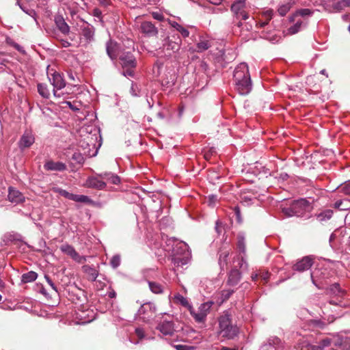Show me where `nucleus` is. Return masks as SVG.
Masks as SVG:
<instances>
[{
  "label": "nucleus",
  "instance_id": "09e8293b",
  "mask_svg": "<svg viewBox=\"0 0 350 350\" xmlns=\"http://www.w3.org/2000/svg\"><path fill=\"white\" fill-rule=\"evenodd\" d=\"M176 350H193L194 347L185 345H176L174 346Z\"/></svg>",
  "mask_w": 350,
  "mask_h": 350
},
{
  "label": "nucleus",
  "instance_id": "f03ea898",
  "mask_svg": "<svg viewBox=\"0 0 350 350\" xmlns=\"http://www.w3.org/2000/svg\"><path fill=\"white\" fill-rule=\"evenodd\" d=\"M314 207L312 203L306 198H300L291 202L289 206L283 207L282 213L286 217H298L310 218Z\"/></svg>",
  "mask_w": 350,
  "mask_h": 350
},
{
  "label": "nucleus",
  "instance_id": "6ab92c4d",
  "mask_svg": "<svg viewBox=\"0 0 350 350\" xmlns=\"http://www.w3.org/2000/svg\"><path fill=\"white\" fill-rule=\"evenodd\" d=\"M319 343L321 345L323 349H324L326 347L331 346L332 345L338 347V349H332V350H344L345 349H346V346L343 343L342 340L339 338L336 340H333L326 338L321 340Z\"/></svg>",
  "mask_w": 350,
  "mask_h": 350
},
{
  "label": "nucleus",
  "instance_id": "473e14b6",
  "mask_svg": "<svg viewBox=\"0 0 350 350\" xmlns=\"http://www.w3.org/2000/svg\"><path fill=\"white\" fill-rule=\"evenodd\" d=\"M38 274L35 271H31L23 273L21 276V282L23 283H29L35 281L37 279Z\"/></svg>",
  "mask_w": 350,
  "mask_h": 350
},
{
  "label": "nucleus",
  "instance_id": "1a4fd4ad",
  "mask_svg": "<svg viewBox=\"0 0 350 350\" xmlns=\"http://www.w3.org/2000/svg\"><path fill=\"white\" fill-rule=\"evenodd\" d=\"M95 28L90 25H88L81 28V43L83 46H87L94 40Z\"/></svg>",
  "mask_w": 350,
  "mask_h": 350
},
{
  "label": "nucleus",
  "instance_id": "a19ab883",
  "mask_svg": "<svg viewBox=\"0 0 350 350\" xmlns=\"http://www.w3.org/2000/svg\"><path fill=\"white\" fill-rule=\"evenodd\" d=\"M312 14V10L308 8L299 9V10H297L295 12L296 16H311Z\"/></svg>",
  "mask_w": 350,
  "mask_h": 350
},
{
  "label": "nucleus",
  "instance_id": "f257e3e1",
  "mask_svg": "<svg viewBox=\"0 0 350 350\" xmlns=\"http://www.w3.org/2000/svg\"><path fill=\"white\" fill-rule=\"evenodd\" d=\"M233 79L235 89L241 95H247L252 90L249 68L246 63L239 64L234 69Z\"/></svg>",
  "mask_w": 350,
  "mask_h": 350
},
{
  "label": "nucleus",
  "instance_id": "cd10ccee",
  "mask_svg": "<svg viewBox=\"0 0 350 350\" xmlns=\"http://www.w3.org/2000/svg\"><path fill=\"white\" fill-rule=\"evenodd\" d=\"M241 278V272L238 269H232L228 275V284L232 286H236L239 282Z\"/></svg>",
  "mask_w": 350,
  "mask_h": 350
},
{
  "label": "nucleus",
  "instance_id": "ddd939ff",
  "mask_svg": "<svg viewBox=\"0 0 350 350\" xmlns=\"http://www.w3.org/2000/svg\"><path fill=\"white\" fill-rule=\"evenodd\" d=\"M119 59L124 68H134L137 65L136 59L130 51L122 53L120 55Z\"/></svg>",
  "mask_w": 350,
  "mask_h": 350
},
{
  "label": "nucleus",
  "instance_id": "0e129e2a",
  "mask_svg": "<svg viewBox=\"0 0 350 350\" xmlns=\"http://www.w3.org/2000/svg\"><path fill=\"white\" fill-rule=\"evenodd\" d=\"M221 350H239L238 348L237 347H234V348H229V347H223Z\"/></svg>",
  "mask_w": 350,
  "mask_h": 350
},
{
  "label": "nucleus",
  "instance_id": "680f3d73",
  "mask_svg": "<svg viewBox=\"0 0 350 350\" xmlns=\"http://www.w3.org/2000/svg\"><path fill=\"white\" fill-rule=\"evenodd\" d=\"M5 62V59L4 58V53L0 52V64H3Z\"/></svg>",
  "mask_w": 350,
  "mask_h": 350
},
{
  "label": "nucleus",
  "instance_id": "5701e85b",
  "mask_svg": "<svg viewBox=\"0 0 350 350\" xmlns=\"http://www.w3.org/2000/svg\"><path fill=\"white\" fill-rule=\"evenodd\" d=\"M156 312V307L151 302L145 303L141 306L138 310L139 315L147 314V317H151Z\"/></svg>",
  "mask_w": 350,
  "mask_h": 350
},
{
  "label": "nucleus",
  "instance_id": "e433bc0d",
  "mask_svg": "<svg viewBox=\"0 0 350 350\" xmlns=\"http://www.w3.org/2000/svg\"><path fill=\"white\" fill-rule=\"evenodd\" d=\"M237 248L240 252L245 253V237L242 234H239L237 237Z\"/></svg>",
  "mask_w": 350,
  "mask_h": 350
},
{
  "label": "nucleus",
  "instance_id": "c9c22d12",
  "mask_svg": "<svg viewBox=\"0 0 350 350\" xmlns=\"http://www.w3.org/2000/svg\"><path fill=\"white\" fill-rule=\"evenodd\" d=\"M228 256H229V252H228V251L222 252L219 254V264L221 268L223 269L224 267L227 265V260H228Z\"/></svg>",
  "mask_w": 350,
  "mask_h": 350
},
{
  "label": "nucleus",
  "instance_id": "0eeeda50",
  "mask_svg": "<svg viewBox=\"0 0 350 350\" xmlns=\"http://www.w3.org/2000/svg\"><path fill=\"white\" fill-rule=\"evenodd\" d=\"M328 292L332 296L336 299V300L330 299L329 301V304L336 306H340L342 303V298L345 296V291L340 288V285L338 283L332 284L329 288Z\"/></svg>",
  "mask_w": 350,
  "mask_h": 350
},
{
  "label": "nucleus",
  "instance_id": "052dcab7",
  "mask_svg": "<svg viewBox=\"0 0 350 350\" xmlns=\"http://www.w3.org/2000/svg\"><path fill=\"white\" fill-rule=\"evenodd\" d=\"M108 296L110 297V298H115L116 296V293L115 292L114 290H111V291L109 292L108 293Z\"/></svg>",
  "mask_w": 350,
  "mask_h": 350
},
{
  "label": "nucleus",
  "instance_id": "423d86ee",
  "mask_svg": "<svg viewBox=\"0 0 350 350\" xmlns=\"http://www.w3.org/2000/svg\"><path fill=\"white\" fill-rule=\"evenodd\" d=\"M52 191L55 193L59 194L60 196L64 197L66 199L77 202L90 204L92 202V200L87 196L73 194L59 187H53Z\"/></svg>",
  "mask_w": 350,
  "mask_h": 350
},
{
  "label": "nucleus",
  "instance_id": "39448f33",
  "mask_svg": "<svg viewBox=\"0 0 350 350\" xmlns=\"http://www.w3.org/2000/svg\"><path fill=\"white\" fill-rule=\"evenodd\" d=\"M212 305V301L204 302L199 306L198 310L191 307L189 311L197 323H204Z\"/></svg>",
  "mask_w": 350,
  "mask_h": 350
},
{
  "label": "nucleus",
  "instance_id": "7c9ffc66",
  "mask_svg": "<svg viewBox=\"0 0 350 350\" xmlns=\"http://www.w3.org/2000/svg\"><path fill=\"white\" fill-rule=\"evenodd\" d=\"M333 215V211L330 209H326L321 211L319 213L315 214L317 219L319 221H325L332 218Z\"/></svg>",
  "mask_w": 350,
  "mask_h": 350
},
{
  "label": "nucleus",
  "instance_id": "4c0bfd02",
  "mask_svg": "<svg viewBox=\"0 0 350 350\" xmlns=\"http://www.w3.org/2000/svg\"><path fill=\"white\" fill-rule=\"evenodd\" d=\"M172 25H173L174 27H175L176 29V30L178 32H180L181 33V35L184 38H187V37L189 36V31L187 29H185V27H183V26L179 25L178 23L175 22Z\"/></svg>",
  "mask_w": 350,
  "mask_h": 350
},
{
  "label": "nucleus",
  "instance_id": "aec40b11",
  "mask_svg": "<svg viewBox=\"0 0 350 350\" xmlns=\"http://www.w3.org/2000/svg\"><path fill=\"white\" fill-rule=\"evenodd\" d=\"M281 340L278 337L270 338L263 344L260 350H280Z\"/></svg>",
  "mask_w": 350,
  "mask_h": 350
},
{
  "label": "nucleus",
  "instance_id": "f704fd0d",
  "mask_svg": "<svg viewBox=\"0 0 350 350\" xmlns=\"http://www.w3.org/2000/svg\"><path fill=\"white\" fill-rule=\"evenodd\" d=\"M211 47V44L207 40H201L197 43L196 51L198 53L203 52Z\"/></svg>",
  "mask_w": 350,
  "mask_h": 350
},
{
  "label": "nucleus",
  "instance_id": "de8ad7c7",
  "mask_svg": "<svg viewBox=\"0 0 350 350\" xmlns=\"http://www.w3.org/2000/svg\"><path fill=\"white\" fill-rule=\"evenodd\" d=\"M152 16L154 19L157 20L159 21H163L164 20V16L160 12H152Z\"/></svg>",
  "mask_w": 350,
  "mask_h": 350
},
{
  "label": "nucleus",
  "instance_id": "4468645a",
  "mask_svg": "<svg viewBox=\"0 0 350 350\" xmlns=\"http://www.w3.org/2000/svg\"><path fill=\"white\" fill-rule=\"evenodd\" d=\"M8 200L12 204H19L25 201V197L16 189L10 187L8 188Z\"/></svg>",
  "mask_w": 350,
  "mask_h": 350
},
{
  "label": "nucleus",
  "instance_id": "13d9d810",
  "mask_svg": "<svg viewBox=\"0 0 350 350\" xmlns=\"http://www.w3.org/2000/svg\"><path fill=\"white\" fill-rule=\"evenodd\" d=\"M61 43L63 47H68L70 46V43L66 40H62Z\"/></svg>",
  "mask_w": 350,
  "mask_h": 350
},
{
  "label": "nucleus",
  "instance_id": "69168bd1",
  "mask_svg": "<svg viewBox=\"0 0 350 350\" xmlns=\"http://www.w3.org/2000/svg\"><path fill=\"white\" fill-rule=\"evenodd\" d=\"M314 272L311 273V274H310L311 280H312V283H313L315 286H317L318 285L317 284V283H316V282H315V280H314Z\"/></svg>",
  "mask_w": 350,
  "mask_h": 350
},
{
  "label": "nucleus",
  "instance_id": "9b49d317",
  "mask_svg": "<svg viewBox=\"0 0 350 350\" xmlns=\"http://www.w3.org/2000/svg\"><path fill=\"white\" fill-rule=\"evenodd\" d=\"M60 250L72 258L75 261L81 263L86 260V258L80 256L75 249L69 244H64L60 246Z\"/></svg>",
  "mask_w": 350,
  "mask_h": 350
},
{
  "label": "nucleus",
  "instance_id": "79ce46f5",
  "mask_svg": "<svg viewBox=\"0 0 350 350\" xmlns=\"http://www.w3.org/2000/svg\"><path fill=\"white\" fill-rule=\"evenodd\" d=\"M111 266L116 269L120 265V256L119 255H114L110 260Z\"/></svg>",
  "mask_w": 350,
  "mask_h": 350
},
{
  "label": "nucleus",
  "instance_id": "a878e982",
  "mask_svg": "<svg viewBox=\"0 0 350 350\" xmlns=\"http://www.w3.org/2000/svg\"><path fill=\"white\" fill-rule=\"evenodd\" d=\"M107 53L111 59H115L118 57V44L111 40H109L106 44Z\"/></svg>",
  "mask_w": 350,
  "mask_h": 350
},
{
  "label": "nucleus",
  "instance_id": "8fccbe9b",
  "mask_svg": "<svg viewBox=\"0 0 350 350\" xmlns=\"http://www.w3.org/2000/svg\"><path fill=\"white\" fill-rule=\"evenodd\" d=\"M234 213L236 216L237 221L239 223H241L242 218H241V211H240V208L239 206H237L234 208Z\"/></svg>",
  "mask_w": 350,
  "mask_h": 350
},
{
  "label": "nucleus",
  "instance_id": "c85d7f7f",
  "mask_svg": "<svg viewBox=\"0 0 350 350\" xmlns=\"http://www.w3.org/2000/svg\"><path fill=\"white\" fill-rule=\"evenodd\" d=\"M149 288L154 294H161L163 293L164 286L159 282L148 281Z\"/></svg>",
  "mask_w": 350,
  "mask_h": 350
},
{
  "label": "nucleus",
  "instance_id": "9d476101",
  "mask_svg": "<svg viewBox=\"0 0 350 350\" xmlns=\"http://www.w3.org/2000/svg\"><path fill=\"white\" fill-rule=\"evenodd\" d=\"M245 1L246 0H237L231 5V11L237 18H240L243 20L248 18V15L244 10L245 7Z\"/></svg>",
  "mask_w": 350,
  "mask_h": 350
},
{
  "label": "nucleus",
  "instance_id": "393cba45",
  "mask_svg": "<svg viewBox=\"0 0 350 350\" xmlns=\"http://www.w3.org/2000/svg\"><path fill=\"white\" fill-rule=\"evenodd\" d=\"M55 23L58 28V29L63 34H68L70 31V27L65 21L64 18L61 15H57L55 16Z\"/></svg>",
  "mask_w": 350,
  "mask_h": 350
},
{
  "label": "nucleus",
  "instance_id": "f3484780",
  "mask_svg": "<svg viewBox=\"0 0 350 350\" xmlns=\"http://www.w3.org/2000/svg\"><path fill=\"white\" fill-rule=\"evenodd\" d=\"M85 186L88 188L102 190L105 188L106 183L103 181L98 174L97 176L88 178L86 180Z\"/></svg>",
  "mask_w": 350,
  "mask_h": 350
},
{
  "label": "nucleus",
  "instance_id": "412c9836",
  "mask_svg": "<svg viewBox=\"0 0 350 350\" xmlns=\"http://www.w3.org/2000/svg\"><path fill=\"white\" fill-rule=\"evenodd\" d=\"M44 168L47 171L62 172L66 169V165L60 161H48L44 163Z\"/></svg>",
  "mask_w": 350,
  "mask_h": 350
},
{
  "label": "nucleus",
  "instance_id": "c03bdc74",
  "mask_svg": "<svg viewBox=\"0 0 350 350\" xmlns=\"http://www.w3.org/2000/svg\"><path fill=\"white\" fill-rule=\"evenodd\" d=\"M234 293V290L232 289H225L223 290L221 293V297L222 301H224L230 298V297Z\"/></svg>",
  "mask_w": 350,
  "mask_h": 350
},
{
  "label": "nucleus",
  "instance_id": "4be33fe9",
  "mask_svg": "<svg viewBox=\"0 0 350 350\" xmlns=\"http://www.w3.org/2000/svg\"><path fill=\"white\" fill-rule=\"evenodd\" d=\"M2 240L5 245H8L10 243H16L18 242L23 241V237L17 232H10L5 233L3 235Z\"/></svg>",
  "mask_w": 350,
  "mask_h": 350
},
{
  "label": "nucleus",
  "instance_id": "774afa93",
  "mask_svg": "<svg viewBox=\"0 0 350 350\" xmlns=\"http://www.w3.org/2000/svg\"><path fill=\"white\" fill-rule=\"evenodd\" d=\"M215 229H216V230H217L218 232H219V221H218L216 222Z\"/></svg>",
  "mask_w": 350,
  "mask_h": 350
},
{
  "label": "nucleus",
  "instance_id": "dca6fc26",
  "mask_svg": "<svg viewBox=\"0 0 350 350\" xmlns=\"http://www.w3.org/2000/svg\"><path fill=\"white\" fill-rule=\"evenodd\" d=\"M157 329L164 336H172L174 332V323L172 321H163L158 324Z\"/></svg>",
  "mask_w": 350,
  "mask_h": 350
},
{
  "label": "nucleus",
  "instance_id": "e2e57ef3",
  "mask_svg": "<svg viewBox=\"0 0 350 350\" xmlns=\"http://www.w3.org/2000/svg\"><path fill=\"white\" fill-rule=\"evenodd\" d=\"M135 332L138 336H139V337L143 336V330L142 329L137 328V329H136Z\"/></svg>",
  "mask_w": 350,
  "mask_h": 350
},
{
  "label": "nucleus",
  "instance_id": "bb28decb",
  "mask_svg": "<svg viewBox=\"0 0 350 350\" xmlns=\"http://www.w3.org/2000/svg\"><path fill=\"white\" fill-rule=\"evenodd\" d=\"M98 176L103 179V181L106 180L113 185H118L120 183V178L111 172L101 173L98 174Z\"/></svg>",
  "mask_w": 350,
  "mask_h": 350
},
{
  "label": "nucleus",
  "instance_id": "72a5a7b5",
  "mask_svg": "<svg viewBox=\"0 0 350 350\" xmlns=\"http://www.w3.org/2000/svg\"><path fill=\"white\" fill-rule=\"evenodd\" d=\"M39 94L44 98H49L51 93L46 84L38 83L37 85Z\"/></svg>",
  "mask_w": 350,
  "mask_h": 350
},
{
  "label": "nucleus",
  "instance_id": "ea45409f",
  "mask_svg": "<svg viewBox=\"0 0 350 350\" xmlns=\"http://www.w3.org/2000/svg\"><path fill=\"white\" fill-rule=\"evenodd\" d=\"M339 191L345 195H350V181L341 185Z\"/></svg>",
  "mask_w": 350,
  "mask_h": 350
},
{
  "label": "nucleus",
  "instance_id": "2eb2a0df",
  "mask_svg": "<svg viewBox=\"0 0 350 350\" xmlns=\"http://www.w3.org/2000/svg\"><path fill=\"white\" fill-rule=\"evenodd\" d=\"M35 141L33 135L30 131H25L18 142V147L21 150L30 147Z\"/></svg>",
  "mask_w": 350,
  "mask_h": 350
},
{
  "label": "nucleus",
  "instance_id": "4d7b16f0",
  "mask_svg": "<svg viewBox=\"0 0 350 350\" xmlns=\"http://www.w3.org/2000/svg\"><path fill=\"white\" fill-rule=\"evenodd\" d=\"M132 68H126V70L124 72V75L125 76H133V71L131 70Z\"/></svg>",
  "mask_w": 350,
  "mask_h": 350
},
{
  "label": "nucleus",
  "instance_id": "6e6d98bb",
  "mask_svg": "<svg viewBox=\"0 0 350 350\" xmlns=\"http://www.w3.org/2000/svg\"><path fill=\"white\" fill-rule=\"evenodd\" d=\"M260 276L262 278V280H263L265 282H266L269 277V273L268 271L263 272L260 274Z\"/></svg>",
  "mask_w": 350,
  "mask_h": 350
},
{
  "label": "nucleus",
  "instance_id": "bf43d9fd",
  "mask_svg": "<svg viewBox=\"0 0 350 350\" xmlns=\"http://www.w3.org/2000/svg\"><path fill=\"white\" fill-rule=\"evenodd\" d=\"M208 198L210 204L215 203L217 200V197L213 195L209 196Z\"/></svg>",
  "mask_w": 350,
  "mask_h": 350
},
{
  "label": "nucleus",
  "instance_id": "338daca9",
  "mask_svg": "<svg viewBox=\"0 0 350 350\" xmlns=\"http://www.w3.org/2000/svg\"><path fill=\"white\" fill-rule=\"evenodd\" d=\"M258 276L259 275L258 273H253L251 278L253 281H255L258 278Z\"/></svg>",
  "mask_w": 350,
  "mask_h": 350
},
{
  "label": "nucleus",
  "instance_id": "6e6552de",
  "mask_svg": "<svg viewBox=\"0 0 350 350\" xmlns=\"http://www.w3.org/2000/svg\"><path fill=\"white\" fill-rule=\"evenodd\" d=\"M51 83L53 86V95L55 97H61V94L57 90H62L66 86V82L59 72H54L51 77H49Z\"/></svg>",
  "mask_w": 350,
  "mask_h": 350
},
{
  "label": "nucleus",
  "instance_id": "20e7f679",
  "mask_svg": "<svg viewBox=\"0 0 350 350\" xmlns=\"http://www.w3.org/2000/svg\"><path fill=\"white\" fill-rule=\"evenodd\" d=\"M181 38L178 33L173 31L163 40L162 47L166 55H171L179 51L181 45Z\"/></svg>",
  "mask_w": 350,
  "mask_h": 350
},
{
  "label": "nucleus",
  "instance_id": "49530a36",
  "mask_svg": "<svg viewBox=\"0 0 350 350\" xmlns=\"http://www.w3.org/2000/svg\"><path fill=\"white\" fill-rule=\"evenodd\" d=\"M72 159L79 164L84 162V157L80 152H75L72 156Z\"/></svg>",
  "mask_w": 350,
  "mask_h": 350
},
{
  "label": "nucleus",
  "instance_id": "b1692460",
  "mask_svg": "<svg viewBox=\"0 0 350 350\" xmlns=\"http://www.w3.org/2000/svg\"><path fill=\"white\" fill-rule=\"evenodd\" d=\"M83 272L86 275L87 279L90 281H95L98 275V271L93 266L88 265L82 267Z\"/></svg>",
  "mask_w": 350,
  "mask_h": 350
},
{
  "label": "nucleus",
  "instance_id": "864d4df0",
  "mask_svg": "<svg viewBox=\"0 0 350 350\" xmlns=\"http://www.w3.org/2000/svg\"><path fill=\"white\" fill-rule=\"evenodd\" d=\"M93 16L96 17V18H100L101 16H102V12L100 9L98 8H95L93 10Z\"/></svg>",
  "mask_w": 350,
  "mask_h": 350
},
{
  "label": "nucleus",
  "instance_id": "a18cd8bd",
  "mask_svg": "<svg viewBox=\"0 0 350 350\" xmlns=\"http://www.w3.org/2000/svg\"><path fill=\"white\" fill-rule=\"evenodd\" d=\"M290 8H291V3H288L286 4L282 5L278 8V11L281 16H285L286 14V13L289 11Z\"/></svg>",
  "mask_w": 350,
  "mask_h": 350
},
{
  "label": "nucleus",
  "instance_id": "7ed1b4c3",
  "mask_svg": "<svg viewBox=\"0 0 350 350\" xmlns=\"http://www.w3.org/2000/svg\"><path fill=\"white\" fill-rule=\"evenodd\" d=\"M219 333L222 337L228 339L234 338L239 333V328L232 325L230 314L225 312L219 318Z\"/></svg>",
  "mask_w": 350,
  "mask_h": 350
},
{
  "label": "nucleus",
  "instance_id": "5fc2aeb1",
  "mask_svg": "<svg viewBox=\"0 0 350 350\" xmlns=\"http://www.w3.org/2000/svg\"><path fill=\"white\" fill-rule=\"evenodd\" d=\"M310 349L311 350H323V349L322 348L321 345L319 343H318L316 345H311Z\"/></svg>",
  "mask_w": 350,
  "mask_h": 350
},
{
  "label": "nucleus",
  "instance_id": "f8f14e48",
  "mask_svg": "<svg viewBox=\"0 0 350 350\" xmlns=\"http://www.w3.org/2000/svg\"><path fill=\"white\" fill-rule=\"evenodd\" d=\"M314 258L312 256H307L303 257L301 259L293 266V269L299 272H303L308 270L313 265Z\"/></svg>",
  "mask_w": 350,
  "mask_h": 350
},
{
  "label": "nucleus",
  "instance_id": "58836bf2",
  "mask_svg": "<svg viewBox=\"0 0 350 350\" xmlns=\"http://www.w3.org/2000/svg\"><path fill=\"white\" fill-rule=\"evenodd\" d=\"M16 4L21 8V9L24 12H25L26 14H27L28 15H29L30 16L33 17L34 18V20L36 21V12H35V10H28V9H26L25 8H24L21 3H20V1L18 0L16 1Z\"/></svg>",
  "mask_w": 350,
  "mask_h": 350
},
{
  "label": "nucleus",
  "instance_id": "a211bd4d",
  "mask_svg": "<svg viewBox=\"0 0 350 350\" xmlns=\"http://www.w3.org/2000/svg\"><path fill=\"white\" fill-rule=\"evenodd\" d=\"M141 31L148 37L156 36L158 34V29L154 24L149 21H144L140 25Z\"/></svg>",
  "mask_w": 350,
  "mask_h": 350
},
{
  "label": "nucleus",
  "instance_id": "c756f323",
  "mask_svg": "<svg viewBox=\"0 0 350 350\" xmlns=\"http://www.w3.org/2000/svg\"><path fill=\"white\" fill-rule=\"evenodd\" d=\"M174 301L176 304H180L181 306L187 308L189 310L192 307L187 299L179 293H177L174 295Z\"/></svg>",
  "mask_w": 350,
  "mask_h": 350
},
{
  "label": "nucleus",
  "instance_id": "603ef678",
  "mask_svg": "<svg viewBox=\"0 0 350 350\" xmlns=\"http://www.w3.org/2000/svg\"><path fill=\"white\" fill-rule=\"evenodd\" d=\"M44 278L47 282V283L50 285V286L55 291V292H57V287L55 285V284L53 283V282L52 281V280L47 275H44Z\"/></svg>",
  "mask_w": 350,
  "mask_h": 350
},
{
  "label": "nucleus",
  "instance_id": "3c124183",
  "mask_svg": "<svg viewBox=\"0 0 350 350\" xmlns=\"http://www.w3.org/2000/svg\"><path fill=\"white\" fill-rule=\"evenodd\" d=\"M239 266L240 269H245L247 268V264L243 257H241V258H239Z\"/></svg>",
  "mask_w": 350,
  "mask_h": 350
},
{
  "label": "nucleus",
  "instance_id": "2f4dec72",
  "mask_svg": "<svg viewBox=\"0 0 350 350\" xmlns=\"http://www.w3.org/2000/svg\"><path fill=\"white\" fill-rule=\"evenodd\" d=\"M334 207L340 211L349 210L350 208V201L348 199L337 200L334 203Z\"/></svg>",
  "mask_w": 350,
  "mask_h": 350
},
{
  "label": "nucleus",
  "instance_id": "37998d69",
  "mask_svg": "<svg viewBox=\"0 0 350 350\" xmlns=\"http://www.w3.org/2000/svg\"><path fill=\"white\" fill-rule=\"evenodd\" d=\"M302 25V21H297L296 23L288 28V32L291 34H295L297 33Z\"/></svg>",
  "mask_w": 350,
  "mask_h": 350
}]
</instances>
